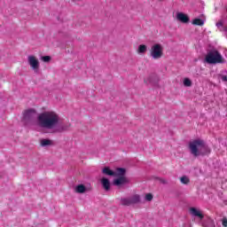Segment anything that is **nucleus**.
<instances>
[{
  "mask_svg": "<svg viewBox=\"0 0 227 227\" xmlns=\"http://www.w3.org/2000/svg\"><path fill=\"white\" fill-rule=\"evenodd\" d=\"M40 145H41V146H43V147H45V146H52L53 142H52V140H51V139L43 138V139L40 140Z\"/></svg>",
  "mask_w": 227,
  "mask_h": 227,
  "instance_id": "obj_14",
  "label": "nucleus"
},
{
  "mask_svg": "<svg viewBox=\"0 0 227 227\" xmlns=\"http://www.w3.org/2000/svg\"><path fill=\"white\" fill-rule=\"evenodd\" d=\"M193 26H200V18H196L192 21Z\"/></svg>",
  "mask_w": 227,
  "mask_h": 227,
  "instance_id": "obj_23",
  "label": "nucleus"
},
{
  "mask_svg": "<svg viewBox=\"0 0 227 227\" xmlns=\"http://www.w3.org/2000/svg\"><path fill=\"white\" fill-rule=\"evenodd\" d=\"M222 224H223V227H227V219L226 218H224L223 220Z\"/></svg>",
  "mask_w": 227,
  "mask_h": 227,
  "instance_id": "obj_25",
  "label": "nucleus"
},
{
  "mask_svg": "<svg viewBox=\"0 0 227 227\" xmlns=\"http://www.w3.org/2000/svg\"><path fill=\"white\" fill-rule=\"evenodd\" d=\"M210 147L204 141L200 140V155H210Z\"/></svg>",
  "mask_w": 227,
  "mask_h": 227,
  "instance_id": "obj_11",
  "label": "nucleus"
},
{
  "mask_svg": "<svg viewBox=\"0 0 227 227\" xmlns=\"http://www.w3.org/2000/svg\"><path fill=\"white\" fill-rule=\"evenodd\" d=\"M36 125L43 130H51V132H63L67 130L63 124H59V114L58 113L48 110L37 115Z\"/></svg>",
  "mask_w": 227,
  "mask_h": 227,
  "instance_id": "obj_1",
  "label": "nucleus"
},
{
  "mask_svg": "<svg viewBox=\"0 0 227 227\" xmlns=\"http://www.w3.org/2000/svg\"><path fill=\"white\" fill-rule=\"evenodd\" d=\"M203 24H205V16L200 15V26H203Z\"/></svg>",
  "mask_w": 227,
  "mask_h": 227,
  "instance_id": "obj_24",
  "label": "nucleus"
},
{
  "mask_svg": "<svg viewBox=\"0 0 227 227\" xmlns=\"http://www.w3.org/2000/svg\"><path fill=\"white\" fill-rule=\"evenodd\" d=\"M115 179L114 180V185H117V187H120V185H125V184H129V179L125 177V174H121L115 176Z\"/></svg>",
  "mask_w": 227,
  "mask_h": 227,
  "instance_id": "obj_9",
  "label": "nucleus"
},
{
  "mask_svg": "<svg viewBox=\"0 0 227 227\" xmlns=\"http://www.w3.org/2000/svg\"><path fill=\"white\" fill-rule=\"evenodd\" d=\"M202 226H204V227H215V224L214 223V220H212V218L207 217V223H202Z\"/></svg>",
  "mask_w": 227,
  "mask_h": 227,
  "instance_id": "obj_16",
  "label": "nucleus"
},
{
  "mask_svg": "<svg viewBox=\"0 0 227 227\" xmlns=\"http://www.w3.org/2000/svg\"><path fill=\"white\" fill-rule=\"evenodd\" d=\"M121 205L123 207H130L141 203V196L139 194H132L129 197H123L120 200Z\"/></svg>",
  "mask_w": 227,
  "mask_h": 227,
  "instance_id": "obj_3",
  "label": "nucleus"
},
{
  "mask_svg": "<svg viewBox=\"0 0 227 227\" xmlns=\"http://www.w3.org/2000/svg\"><path fill=\"white\" fill-rule=\"evenodd\" d=\"M203 217H204V215H203L202 213L200 212V221H201V219H203Z\"/></svg>",
  "mask_w": 227,
  "mask_h": 227,
  "instance_id": "obj_28",
  "label": "nucleus"
},
{
  "mask_svg": "<svg viewBox=\"0 0 227 227\" xmlns=\"http://www.w3.org/2000/svg\"><path fill=\"white\" fill-rule=\"evenodd\" d=\"M146 51H148V46L145 44H140L137 50V54H145Z\"/></svg>",
  "mask_w": 227,
  "mask_h": 227,
  "instance_id": "obj_15",
  "label": "nucleus"
},
{
  "mask_svg": "<svg viewBox=\"0 0 227 227\" xmlns=\"http://www.w3.org/2000/svg\"><path fill=\"white\" fill-rule=\"evenodd\" d=\"M103 175H107L108 176H116L118 175H125V168H117L115 171L111 170L109 167L103 168Z\"/></svg>",
  "mask_w": 227,
  "mask_h": 227,
  "instance_id": "obj_8",
  "label": "nucleus"
},
{
  "mask_svg": "<svg viewBox=\"0 0 227 227\" xmlns=\"http://www.w3.org/2000/svg\"><path fill=\"white\" fill-rule=\"evenodd\" d=\"M183 84L185 88H191V86H192V81L189 78H184Z\"/></svg>",
  "mask_w": 227,
  "mask_h": 227,
  "instance_id": "obj_18",
  "label": "nucleus"
},
{
  "mask_svg": "<svg viewBox=\"0 0 227 227\" xmlns=\"http://www.w3.org/2000/svg\"><path fill=\"white\" fill-rule=\"evenodd\" d=\"M73 1H74V3H77V1H81V0H73Z\"/></svg>",
  "mask_w": 227,
  "mask_h": 227,
  "instance_id": "obj_29",
  "label": "nucleus"
},
{
  "mask_svg": "<svg viewBox=\"0 0 227 227\" xmlns=\"http://www.w3.org/2000/svg\"><path fill=\"white\" fill-rule=\"evenodd\" d=\"M36 116V110L35 109H28L26 110L23 114V121H31Z\"/></svg>",
  "mask_w": 227,
  "mask_h": 227,
  "instance_id": "obj_10",
  "label": "nucleus"
},
{
  "mask_svg": "<svg viewBox=\"0 0 227 227\" xmlns=\"http://www.w3.org/2000/svg\"><path fill=\"white\" fill-rule=\"evenodd\" d=\"M190 214L192 217H200V210L196 207H190Z\"/></svg>",
  "mask_w": 227,
  "mask_h": 227,
  "instance_id": "obj_17",
  "label": "nucleus"
},
{
  "mask_svg": "<svg viewBox=\"0 0 227 227\" xmlns=\"http://www.w3.org/2000/svg\"><path fill=\"white\" fill-rule=\"evenodd\" d=\"M150 56L153 59H160L164 56V46L160 43H154L151 46Z\"/></svg>",
  "mask_w": 227,
  "mask_h": 227,
  "instance_id": "obj_4",
  "label": "nucleus"
},
{
  "mask_svg": "<svg viewBox=\"0 0 227 227\" xmlns=\"http://www.w3.org/2000/svg\"><path fill=\"white\" fill-rule=\"evenodd\" d=\"M41 59L44 63H49V61H51V56H43V57L41 58Z\"/></svg>",
  "mask_w": 227,
  "mask_h": 227,
  "instance_id": "obj_22",
  "label": "nucleus"
},
{
  "mask_svg": "<svg viewBox=\"0 0 227 227\" xmlns=\"http://www.w3.org/2000/svg\"><path fill=\"white\" fill-rule=\"evenodd\" d=\"M216 27L219 29V31H224L226 26H224V22L223 20H219L215 24Z\"/></svg>",
  "mask_w": 227,
  "mask_h": 227,
  "instance_id": "obj_19",
  "label": "nucleus"
},
{
  "mask_svg": "<svg viewBox=\"0 0 227 227\" xmlns=\"http://www.w3.org/2000/svg\"><path fill=\"white\" fill-rule=\"evenodd\" d=\"M175 19L176 22H180L181 24H189V22H191L189 14L180 11L176 12Z\"/></svg>",
  "mask_w": 227,
  "mask_h": 227,
  "instance_id": "obj_7",
  "label": "nucleus"
},
{
  "mask_svg": "<svg viewBox=\"0 0 227 227\" xmlns=\"http://www.w3.org/2000/svg\"><path fill=\"white\" fill-rule=\"evenodd\" d=\"M101 184H102L105 191H109L111 189V183L109 182V179L103 177L101 179Z\"/></svg>",
  "mask_w": 227,
  "mask_h": 227,
  "instance_id": "obj_13",
  "label": "nucleus"
},
{
  "mask_svg": "<svg viewBox=\"0 0 227 227\" xmlns=\"http://www.w3.org/2000/svg\"><path fill=\"white\" fill-rule=\"evenodd\" d=\"M180 182H181V184H184V185H188V184L191 182V180L189 179V177L187 176H183L182 177H180Z\"/></svg>",
  "mask_w": 227,
  "mask_h": 227,
  "instance_id": "obj_20",
  "label": "nucleus"
},
{
  "mask_svg": "<svg viewBox=\"0 0 227 227\" xmlns=\"http://www.w3.org/2000/svg\"><path fill=\"white\" fill-rule=\"evenodd\" d=\"M153 200V195L152 193L145 194V201H152Z\"/></svg>",
  "mask_w": 227,
  "mask_h": 227,
  "instance_id": "obj_21",
  "label": "nucleus"
},
{
  "mask_svg": "<svg viewBox=\"0 0 227 227\" xmlns=\"http://www.w3.org/2000/svg\"><path fill=\"white\" fill-rule=\"evenodd\" d=\"M222 81L227 82V75H222Z\"/></svg>",
  "mask_w": 227,
  "mask_h": 227,
  "instance_id": "obj_26",
  "label": "nucleus"
},
{
  "mask_svg": "<svg viewBox=\"0 0 227 227\" xmlns=\"http://www.w3.org/2000/svg\"><path fill=\"white\" fill-rule=\"evenodd\" d=\"M206 63H208V65H218L224 63V59H223V56L219 51H209L205 59Z\"/></svg>",
  "mask_w": 227,
  "mask_h": 227,
  "instance_id": "obj_2",
  "label": "nucleus"
},
{
  "mask_svg": "<svg viewBox=\"0 0 227 227\" xmlns=\"http://www.w3.org/2000/svg\"><path fill=\"white\" fill-rule=\"evenodd\" d=\"M150 79H151V77H147L145 79V84H150Z\"/></svg>",
  "mask_w": 227,
  "mask_h": 227,
  "instance_id": "obj_27",
  "label": "nucleus"
},
{
  "mask_svg": "<svg viewBox=\"0 0 227 227\" xmlns=\"http://www.w3.org/2000/svg\"><path fill=\"white\" fill-rule=\"evenodd\" d=\"M86 191H88V188H86L84 184H78L74 187V192H76L77 194H84Z\"/></svg>",
  "mask_w": 227,
  "mask_h": 227,
  "instance_id": "obj_12",
  "label": "nucleus"
},
{
  "mask_svg": "<svg viewBox=\"0 0 227 227\" xmlns=\"http://www.w3.org/2000/svg\"><path fill=\"white\" fill-rule=\"evenodd\" d=\"M188 148L190 151V153L193 155V157H198L200 151L198 148H200V139H193L191 140L188 144Z\"/></svg>",
  "mask_w": 227,
  "mask_h": 227,
  "instance_id": "obj_6",
  "label": "nucleus"
},
{
  "mask_svg": "<svg viewBox=\"0 0 227 227\" xmlns=\"http://www.w3.org/2000/svg\"><path fill=\"white\" fill-rule=\"evenodd\" d=\"M27 63L35 74H38V72H40V60H38L36 56L29 55L27 57Z\"/></svg>",
  "mask_w": 227,
  "mask_h": 227,
  "instance_id": "obj_5",
  "label": "nucleus"
}]
</instances>
